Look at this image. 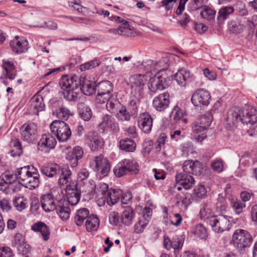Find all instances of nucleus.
Here are the masks:
<instances>
[{
  "instance_id": "nucleus-16",
  "label": "nucleus",
  "mask_w": 257,
  "mask_h": 257,
  "mask_svg": "<svg viewBox=\"0 0 257 257\" xmlns=\"http://www.w3.org/2000/svg\"><path fill=\"white\" fill-rule=\"evenodd\" d=\"M10 47L15 53L22 54L28 51L29 43L25 37L16 36L11 41Z\"/></svg>"
},
{
  "instance_id": "nucleus-22",
  "label": "nucleus",
  "mask_w": 257,
  "mask_h": 257,
  "mask_svg": "<svg viewBox=\"0 0 257 257\" xmlns=\"http://www.w3.org/2000/svg\"><path fill=\"white\" fill-rule=\"evenodd\" d=\"M41 204L43 209L47 212L55 211L58 205L51 194L43 195L41 199Z\"/></svg>"
},
{
  "instance_id": "nucleus-33",
  "label": "nucleus",
  "mask_w": 257,
  "mask_h": 257,
  "mask_svg": "<svg viewBox=\"0 0 257 257\" xmlns=\"http://www.w3.org/2000/svg\"><path fill=\"white\" fill-rule=\"evenodd\" d=\"M135 212L130 206H127L123 211L120 220L121 222L125 225H131L134 219Z\"/></svg>"
},
{
  "instance_id": "nucleus-8",
  "label": "nucleus",
  "mask_w": 257,
  "mask_h": 257,
  "mask_svg": "<svg viewBox=\"0 0 257 257\" xmlns=\"http://www.w3.org/2000/svg\"><path fill=\"white\" fill-rule=\"evenodd\" d=\"M108 130L116 134L119 132L120 129L115 118L111 115L105 114L103 115L101 121L98 125V131L100 134H106Z\"/></svg>"
},
{
  "instance_id": "nucleus-46",
  "label": "nucleus",
  "mask_w": 257,
  "mask_h": 257,
  "mask_svg": "<svg viewBox=\"0 0 257 257\" xmlns=\"http://www.w3.org/2000/svg\"><path fill=\"white\" fill-rule=\"evenodd\" d=\"M212 120L213 116L211 113L209 111H207L204 114L201 115L196 121L207 128L210 126Z\"/></svg>"
},
{
  "instance_id": "nucleus-17",
  "label": "nucleus",
  "mask_w": 257,
  "mask_h": 257,
  "mask_svg": "<svg viewBox=\"0 0 257 257\" xmlns=\"http://www.w3.org/2000/svg\"><path fill=\"white\" fill-rule=\"evenodd\" d=\"M170 104V95L168 92L160 94L155 97L153 100L154 108L158 111H163Z\"/></svg>"
},
{
  "instance_id": "nucleus-35",
  "label": "nucleus",
  "mask_w": 257,
  "mask_h": 257,
  "mask_svg": "<svg viewBox=\"0 0 257 257\" xmlns=\"http://www.w3.org/2000/svg\"><path fill=\"white\" fill-rule=\"evenodd\" d=\"M128 173L136 174L139 171L138 163L134 160L124 159L121 161Z\"/></svg>"
},
{
  "instance_id": "nucleus-3",
  "label": "nucleus",
  "mask_w": 257,
  "mask_h": 257,
  "mask_svg": "<svg viewBox=\"0 0 257 257\" xmlns=\"http://www.w3.org/2000/svg\"><path fill=\"white\" fill-rule=\"evenodd\" d=\"M81 81L76 75L70 76L63 75L59 82V85L63 90V94L67 101L76 102L80 95Z\"/></svg>"
},
{
  "instance_id": "nucleus-11",
  "label": "nucleus",
  "mask_w": 257,
  "mask_h": 257,
  "mask_svg": "<svg viewBox=\"0 0 257 257\" xmlns=\"http://www.w3.org/2000/svg\"><path fill=\"white\" fill-rule=\"evenodd\" d=\"M211 99L210 93L204 89H198L192 95L191 102L194 106L202 108L209 104Z\"/></svg>"
},
{
  "instance_id": "nucleus-43",
  "label": "nucleus",
  "mask_w": 257,
  "mask_h": 257,
  "mask_svg": "<svg viewBox=\"0 0 257 257\" xmlns=\"http://www.w3.org/2000/svg\"><path fill=\"white\" fill-rule=\"evenodd\" d=\"M184 241V235H176L173 237L172 243H171V248L174 249L175 253L179 252L182 248Z\"/></svg>"
},
{
  "instance_id": "nucleus-56",
  "label": "nucleus",
  "mask_w": 257,
  "mask_h": 257,
  "mask_svg": "<svg viewBox=\"0 0 257 257\" xmlns=\"http://www.w3.org/2000/svg\"><path fill=\"white\" fill-rule=\"evenodd\" d=\"M148 222L144 217L140 218L138 222L135 225V231L138 233H141L146 227Z\"/></svg>"
},
{
  "instance_id": "nucleus-54",
  "label": "nucleus",
  "mask_w": 257,
  "mask_h": 257,
  "mask_svg": "<svg viewBox=\"0 0 257 257\" xmlns=\"http://www.w3.org/2000/svg\"><path fill=\"white\" fill-rule=\"evenodd\" d=\"M70 111L66 107H61L56 111L57 117L61 119V121L66 120L69 117Z\"/></svg>"
},
{
  "instance_id": "nucleus-62",
  "label": "nucleus",
  "mask_w": 257,
  "mask_h": 257,
  "mask_svg": "<svg viewBox=\"0 0 257 257\" xmlns=\"http://www.w3.org/2000/svg\"><path fill=\"white\" fill-rule=\"evenodd\" d=\"M119 217L117 212H111L109 215V221L110 224L116 225L119 222Z\"/></svg>"
},
{
  "instance_id": "nucleus-24",
  "label": "nucleus",
  "mask_w": 257,
  "mask_h": 257,
  "mask_svg": "<svg viewBox=\"0 0 257 257\" xmlns=\"http://www.w3.org/2000/svg\"><path fill=\"white\" fill-rule=\"evenodd\" d=\"M191 74L189 70L181 68L174 75V78L178 85L185 86L188 81L191 79Z\"/></svg>"
},
{
  "instance_id": "nucleus-21",
  "label": "nucleus",
  "mask_w": 257,
  "mask_h": 257,
  "mask_svg": "<svg viewBox=\"0 0 257 257\" xmlns=\"http://www.w3.org/2000/svg\"><path fill=\"white\" fill-rule=\"evenodd\" d=\"M81 81V85L79 86L80 91L86 95H91L96 90L97 84L95 82L90 80L86 78L79 79Z\"/></svg>"
},
{
  "instance_id": "nucleus-42",
  "label": "nucleus",
  "mask_w": 257,
  "mask_h": 257,
  "mask_svg": "<svg viewBox=\"0 0 257 257\" xmlns=\"http://www.w3.org/2000/svg\"><path fill=\"white\" fill-rule=\"evenodd\" d=\"M115 116L118 120L122 122L128 121L131 118V115L125 106L122 105L116 112Z\"/></svg>"
},
{
  "instance_id": "nucleus-47",
  "label": "nucleus",
  "mask_w": 257,
  "mask_h": 257,
  "mask_svg": "<svg viewBox=\"0 0 257 257\" xmlns=\"http://www.w3.org/2000/svg\"><path fill=\"white\" fill-rule=\"evenodd\" d=\"M230 202V206L233 209L235 213L237 214H239L242 211L243 208L245 207V203L238 200L237 199L232 197L229 198Z\"/></svg>"
},
{
  "instance_id": "nucleus-61",
  "label": "nucleus",
  "mask_w": 257,
  "mask_h": 257,
  "mask_svg": "<svg viewBox=\"0 0 257 257\" xmlns=\"http://www.w3.org/2000/svg\"><path fill=\"white\" fill-rule=\"evenodd\" d=\"M14 254L11 248L5 246L0 248V257H13Z\"/></svg>"
},
{
  "instance_id": "nucleus-58",
  "label": "nucleus",
  "mask_w": 257,
  "mask_h": 257,
  "mask_svg": "<svg viewBox=\"0 0 257 257\" xmlns=\"http://www.w3.org/2000/svg\"><path fill=\"white\" fill-rule=\"evenodd\" d=\"M211 167L214 171L219 173L221 172L223 170V161L220 159L212 161Z\"/></svg>"
},
{
  "instance_id": "nucleus-52",
  "label": "nucleus",
  "mask_w": 257,
  "mask_h": 257,
  "mask_svg": "<svg viewBox=\"0 0 257 257\" xmlns=\"http://www.w3.org/2000/svg\"><path fill=\"white\" fill-rule=\"evenodd\" d=\"M127 170L125 168L121 161L118 163L113 168V173L115 176L120 177L128 173Z\"/></svg>"
},
{
  "instance_id": "nucleus-51",
  "label": "nucleus",
  "mask_w": 257,
  "mask_h": 257,
  "mask_svg": "<svg viewBox=\"0 0 257 257\" xmlns=\"http://www.w3.org/2000/svg\"><path fill=\"white\" fill-rule=\"evenodd\" d=\"M207 193L206 189L202 185H198L195 187L193 190V195L199 199L204 198Z\"/></svg>"
},
{
  "instance_id": "nucleus-25",
  "label": "nucleus",
  "mask_w": 257,
  "mask_h": 257,
  "mask_svg": "<svg viewBox=\"0 0 257 257\" xmlns=\"http://www.w3.org/2000/svg\"><path fill=\"white\" fill-rule=\"evenodd\" d=\"M67 192V199L69 204L71 205H76L79 201L81 196L80 190L73 185L71 188H66Z\"/></svg>"
},
{
  "instance_id": "nucleus-55",
  "label": "nucleus",
  "mask_w": 257,
  "mask_h": 257,
  "mask_svg": "<svg viewBox=\"0 0 257 257\" xmlns=\"http://www.w3.org/2000/svg\"><path fill=\"white\" fill-rule=\"evenodd\" d=\"M216 12L209 8H205L201 12L200 15L204 19L210 20L214 18Z\"/></svg>"
},
{
  "instance_id": "nucleus-28",
  "label": "nucleus",
  "mask_w": 257,
  "mask_h": 257,
  "mask_svg": "<svg viewBox=\"0 0 257 257\" xmlns=\"http://www.w3.org/2000/svg\"><path fill=\"white\" fill-rule=\"evenodd\" d=\"M30 167L29 166H25L18 168L15 174L11 173L12 176L16 177L15 181V184L17 183V181L22 185L26 182L29 174H30L31 171L29 170Z\"/></svg>"
},
{
  "instance_id": "nucleus-29",
  "label": "nucleus",
  "mask_w": 257,
  "mask_h": 257,
  "mask_svg": "<svg viewBox=\"0 0 257 257\" xmlns=\"http://www.w3.org/2000/svg\"><path fill=\"white\" fill-rule=\"evenodd\" d=\"M42 174L48 177H58L61 172L60 166L56 164L43 167L41 169Z\"/></svg>"
},
{
  "instance_id": "nucleus-30",
  "label": "nucleus",
  "mask_w": 257,
  "mask_h": 257,
  "mask_svg": "<svg viewBox=\"0 0 257 257\" xmlns=\"http://www.w3.org/2000/svg\"><path fill=\"white\" fill-rule=\"evenodd\" d=\"M107 202L109 205H114L119 200L122 195V191L120 189H110L106 192Z\"/></svg>"
},
{
  "instance_id": "nucleus-14",
  "label": "nucleus",
  "mask_w": 257,
  "mask_h": 257,
  "mask_svg": "<svg viewBox=\"0 0 257 257\" xmlns=\"http://www.w3.org/2000/svg\"><path fill=\"white\" fill-rule=\"evenodd\" d=\"M37 125L34 123L23 124L21 129L23 140L28 143L34 142L37 138Z\"/></svg>"
},
{
  "instance_id": "nucleus-32",
  "label": "nucleus",
  "mask_w": 257,
  "mask_h": 257,
  "mask_svg": "<svg viewBox=\"0 0 257 257\" xmlns=\"http://www.w3.org/2000/svg\"><path fill=\"white\" fill-rule=\"evenodd\" d=\"M39 185V175L37 172L32 173L31 172L23 186L30 189H33L38 187Z\"/></svg>"
},
{
  "instance_id": "nucleus-63",
  "label": "nucleus",
  "mask_w": 257,
  "mask_h": 257,
  "mask_svg": "<svg viewBox=\"0 0 257 257\" xmlns=\"http://www.w3.org/2000/svg\"><path fill=\"white\" fill-rule=\"evenodd\" d=\"M229 29L233 33H238L242 30V26L236 22H233L229 25Z\"/></svg>"
},
{
  "instance_id": "nucleus-31",
  "label": "nucleus",
  "mask_w": 257,
  "mask_h": 257,
  "mask_svg": "<svg viewBox=\"0 0 257 257\" xmlns=\"http://www.w3.org/2000/svg\"><path fill=\"white\" fill-rule=\"evenodd\" d=\"M192 128L193 133L196 135L195 136V138L197 141L202 142L205 139L206 136L203 132L207 128L205 126L196 121L192 124Z\"/></svg>"
},
{
  "instance_id": "nucleus-40",
  "label": "nucleus",
  "mask_w": 257,
  "mask_h": 257,
  "mask_svg": "<svg viewBox=\"0 0 257 257\" xmlns=\"http://www.w3.org/2000/svg\"><path fill=\"white\" fill-rule=\"evenodd\" d=\"M212 214V209L211 208L210 205L209 204L207 203L203 202L201 204L199 211V216L200 218L204 220L208 219L209 221L210 218L213 216Z\"/></svg>"
},
{
  "instance_id": "nucleus-20",
  "label": "nucleus",
  "mask_w": 257,
  "mask_h": 257,
  "mask_svg": "<svg viewBox=\"0 0 257 257\" xmlns=\"http://www.w3.org/2000/svg\"><path fill=\"white\" fill-rule=\"evenodd\" d=\"M138 123L139 127L144 133L148 134L152 130L153 118L148 113H142L138 118Z\"/></svg>"
},
{
  "instance_id": "nucleus-41",
  "label": "nucleus",
  "mask_w": 257,
  "mask_h": 257,
  "mask_svg": "<svg viewBox=\"0 0 257 257\" xmlns=\"http://www.w3.org/2000/svg\"><path fill=\"white\" fill-rule=\"evenodd\" d=\"M234 8L232 6L224 7L221 8L217 16V20L220 23L223 22L228 17L233 13Z\"/></svg>"
},
{
  "instance_id": "nucleus-34",
  "label": "nucleus",
  "mask_w": 257,
  "mask_h": 257,
  "mask_svg": "<svg viewBox=\"0 0 257 257\" xmlns=\"http://www.w3.org/2000/svg\"><path fill=\"white\" fill-rule=\"evenodd\" d=\"M106 106L107 110L111 113H116L122 106L116 98V95H113L106 101Z\"/></svg>"
},
{
  "instance_id": "nucleus-5",
  "label": "nucleus",
  "mask_w": 257,
  "mask_h": 257,
  "mask_svg": "<svg viewBox=\"0 0 257 257\" xmlns=\"http://www.w3.org/2000/svg\"><path fill=\"white\" fill-rule=\"evenodd\" d=\"M232 217L218 214L211 217L209 224L214 232L221 233L230 230L232 226Z\"/></svg>"
},
{
  "instance_id": "nucleus-23",
  "label": "nucleus",
  "mask_w": 257,
  "mask_h": 257,
  "mask_svg": "<svg viewBox=\"0 0 257 257\" xmlns=\"http://www.w3.org/2000/svg\"><path fill=\"white\" fill-rule=\"evenodd\" d=\"M12 245L16 247L17 250L22 254L27 253L29 250V246L25 242V239L22 234L16 233L12 241Z\"/></svg>"
},
{
  "instance_id": "nucleus-1",
  "label": "nucleus",
  "mask_w": 257,
  "mask_h": 257,
  "mask_svg": "<svg viewBox=\"0 0 257 257\" xmlns=\"http://www.w3.org/2000/svg\"><path fill=\"white\" fill-rule=\"evenodd\" d=\"M226 121L233 126L240 121L248 127L247 132L249 136H257V110L253 107L243 110L238 107L232 108L227 112Z\"/></svg>"
},
{
  "instance_id": "nucleus-38",
  "label": "nucleus",
  "mask_w": 257,
  "mask_h": 257,
  "mask_svg": "<svg viewBox=\"0 0 257 257\" xmlns=\"http://www.w3.org/2000/svg\"><path fill=\"white\" fill-rule=\"evenodd\" d=\"M32 229L35 231L40 232L45 240L49 238L50 231L45 224L42 222L35 223L32 226Z\"/></svg>"
},
{
  "instance_id": "nucleus-50",
  "label": "nucleus",
  "mask_w": 257,
  "mask_h": 257,
  "mask_svg": "<svg viewBox=\"0 0 257 257\" xmlns=\"http://www.w3.org/2000/svg\"><path fill=\"white\" fill-rule=\"evenodd\" d=\"M14 204L18 211H22L27 207V200L24 197H16Z\"/></svg>"
},
{
  "instance_id": "nucleus-19",
  "label": "nucleus",
  "mask_w": 257,
  "mask_h": 257,
  "mask_svg": "<svg viewBox=\"0 0 257 257\" xmlns=\"http://www.w3.org/2000/svg\"><path fill=\"white\" fill-rule=\"evenodd\" d=\"M85 138L91 151H96L103 145V140L95 132H89L85 136Z\"/></svg>"
},
{
  "instance_id": "nucleus-12",
  "label": "nucleus",
  "mask_w": 257,
  "mask_h": 257,
  "mask_svg": "<svg viewBox=\"0 0 257 257\" xmlns=\"http://www.w3.org/2000/svg\"><path fill=\"white\" fill-rule=\"evenodd\" d=\"M16 177L11 175L9 171L4 172L0 177V190L6 191V193L11 191H16L14 187Z\"/></svg>"
},
{
  "instance_id": "nucleus-4",
  "label": "nucleus",
  "mask_w": 257,
  "mask_h": 257,
  "mask_svg": "<svg viewBox=\"0 0 257 257\" xmlns=\"http://www.w3.org/2000/svg\"><path fill=\"white\" fill-rule=\"evenodd\" d=\"M147 81L148 78L144 75L136 74L130 77L128 85L131 88V94L135 98L131 100V104H135L141 98Z\"/></svg>"
},
{
  "instance_id": "nucleus-10",
  "label": "nucleus",
  "mask_w": 257,
  "mask_h": 257,
  "mask_svg": "<svg viewBox=\"0 0 257 257\" xmlns=\"http://www.w3.org/2000/svg\"><path fill=\"white\" fill-rule=\"evenodd\" d=\"M170 79L164 74H156L151 78L148 83L150 91L156 93L166 88L169 85Z\"/></svg>"
},
{
  "instance_id": "nucleus-48",
  "label": "nucleus",
  "mask_w": 257,
  "mask_h": 257,
  "mask_svg": "<svg viewBox=\"0 0 257 257\" xmlns=\"http://www.w3.org/2000/svg\"><path fill=\"white\" fill-rule=\"evenodd\" d=\"M193 233L196 236L202 239H206L208 236L206 228L201 224L195 226Z\"/></svg>"
},
{
  "instance_id": "nucleus-44",
  "label": "nucleus",
  "mask_w": 257,
  "mask_h": 257,
  "mask_svg": "<svg viewBox=\"0 0 257 257\" xmlns=\"http://www.w3.org/2000/svg\"><path fill=\"white\" fill-rule=\"evenodd\" d=\"M89 210L86 208H82L78 210L75 216V222L78 226L82 224L84 219L89 217Z\"/></svg>"
},
{
  "instance_id": "nucleus-9",
  "label": "nucleus",
  "mask_w": 257,
  "mask_h": 257,
  "mask_svg": "<svg viewBox=\"0 0 257 257\" xmlns=\"http://www.w3.org/2000/svg\"><path fill=\"white\" fill-rule=\"evenodd\" d=\"M113 86L112 83L109 81H103L97 84V94L95 100L97 103H103L113 95L112 94Z\"/></svg>"
},
{
  "instance_id": "nucleus-26",
  "label": "nucleus",
  "mask_w": 257,
  "mask_h": 257,
  "mask_svg": "<svg viewBox=\"0 0 257 257\" xmlns=\"http://www.w3.org/2000/svg\"><path fill=\"white\" fill-rule=\"evenodd\" d=\"M30 109L34 114H38L39 111L45 109V104L42 96L39 95H34L31 99Z\"/></svg>"
},
{
  "instance_id": "nucleus-27",
  "label": "nucleus",
  "mask_w": 257,
  "mask_h": 257,
  "mask_svg": "<svg viewBox=\"0 0 257 257\" xmlns=\"http://www.w3.org/2000/svg\"><path fill=\"white\" fill-rule=\"evenodd\" d=\"M72 175L71 171L69 169H61V172L59 175L58 179V184L61 187L66 185V188H71L73 186L71 185Z\"/></svg>"
},
{
  "instance_id": "nucleus-2",
  "label": "nucleus",
  "mask_w": 257,
  "mask_h": 257,
  "mask_svg": "<svg viewBox=\"0 0 257 257\" xmlns=\"http://www.w3.org/2000/svg\"><path fill=\"white\" fill-rule=\"evenodd\" d=\"M182 169V172L176 174V182L185 190H188L195 182L192 174L200 175L202 173V164L198 161L186 160L183 164Z\"/></svg>"
},
{
  "instance_id": "nucleus-45",
  "label": "nucleus",
  "mask_w": 257,
  "mask_h": 257,
  "mask_svg": "<svg viewBox=\"0 0 257 257\" xmlns=\"http://www.w3.org/2000/svg\"><path fill=\"white\" fill-rule=\"evenodd\" d=\"M169 64V60L167 57H163L158 62H155L154 66L155 70L157 71V74H161V72L167 69Z\"/></svg>"
},
{
  "instance_id": "nucleus-64",
  "label": "nucleus",
  "mask_w": 257,
  "mask_h": 257,
  "mask_svg": "<svg viewBox=\"0 0 257 257\" xmlns=\"http://www.w3.org/2000/svg\"><path fill=\"white\" fill-rule=\"evenodd\" d=\"M10 203L7 199H0V209L4 212H8L11 209Z\"/></svg>"
},
{
  "instance_id": "nucleus-13",
  "label": "nucleus",
  "mask_w": 257,
  "mask_h": 257,
  "mask_svg": "<svg viewBox=\"0 0 257 257\" xmlns=\"http://www.w3.org/2000/svg\"><path fill=\"white\" fill-rule=\"evenodd\" d=\"M56 143L57 142L55 138L52 135L50 134H43L38 143V149L47 153L55 147Z\"/></svg>"
},
{
  "instance_id": "nucleus-57",
  "label": "nucleus",
  "mask_w": 257,
  "mask_h": 257,
  "mask_svg": "<svg viewBox=\"0 0 257 257\" xmlns=\"http://www.w3.org/2000/svg\"><path fill=\"white\" fill-rule=\"evenodd\" d=\"M100 64V62L99 60L95 59L92 61L85 63L83 65L81 66V69L82 70H86L94 68Z\"/></svg>"
},
{
  "instance_id": "nucleus-39",
  "label": "nucleus",
  "mask_w": 257,
  "mask_h": 257,
  "mask_svg": "<svg viewBox=\"0 0 257 257\" xmlns=\"http://www.w3.org/2000/svg\"><path fill=\"white\" fill-rule=\"evenodd\" d=\"M99 224V220L95 215L89 216L86 219L85 226L88 231H92L97 229Z\"/></svg>"
},
{
  "instance_id": "nucleus-53",
  "label": "nucleus",
  "mask_w": 257,
  "mask_h": 257,
  "mask_svg": "<svg viewBox=\"0 0 257 257\" xmlns=\"http://www.w3.org/2000/svg\"><path fill=\"white\" fill-rule=\"evenodd\" d=\"M79 113L81 117L86 121L89 120L92 116L91 109L87 106L79 108Z\"/></svg>"
},
{
  "instance_id": "nucleus-15",
  "label": "nucleus",
  "mask_w": 257,
  "mask_h": 257,
  "mask_svg": "<svg viewBox=\"0 0 257 257\" xmlns=\"http://www.w3.org/2000/svg\"><path fill=\"white\" fill-rule=\"evenodd\" d=\"M94 171L100 174L102 177L106 176L110 171V163L108 160L101 155L94 158Z\"/></svg>"
},
{
  "instance_id": "nucleus-6",
  "label": "nucleus",
  "mask_w": 257,
  "mask_h": 257,
  "mask_svg": "<svg viewBox=\"0 0 257 257\" xmlns=\"http://www.w3.org/2000/svg\"><path fill=\"white\" fill-rule=\"evenodd\" d=\"M232 242L234 247L240 250L249 247L253 241V237L246 230L237 229L232 236Z\"/></svg>"
},
{
  "instance_id": "nucleus-18",
  "label": "nucleus",
  "mask_w": 257,
  "mask_h": 257,
  "mask_svg": "<svg viewBox=\"0 0 257 257\" xmlns=\"http://www.w3.org/2000/svg\"><path fill=\"white\" fill-rule=\"evenodd\" d=\"M2 62V67L4 69V71L0 78H5L10 80L14 79L17 74L14 62L11 60L4 59Z\"/></svg>"
},
{
  "instance_id": "nucleus-49",
  "label": "nucleus",
  "mask_w": 257,
  "mask_h": 257,
  "mask_svg": "<svg viewBox=\"0 0 257 257\" xmlns=\"http://www.w3.org/2000/svg\"><path fill=\"white\" fill-rule=\"evenodd\" d=\"M184 115V111L178 106H176L171 112L170 118L174 122H177L183 118Z\"/></svg>"
},
{
  "instance_id": "nucleus-59",
  "label": "nucleus",
  "mask_w": 257,
  "mask_h": 257,
  "mask_svg": "<svg viewBox=\"0 0 257 257\" xmlns=\"http://www.w3.org/2000/svg\"><path fill=\"white\" fill-rule=\"evenodd\" d=\"M227 205L223 198H219L216 204V209L221 213L226 212L227 209Z\"/></svg>"
},
{
  "instance_id": "nucleus-36",
  "label": "nucleus",
  "mask_w": 257,
  "mask_h": 257,
  "mask_svg": "<svg viewBox=\"0 0 257 257\" xmlns=\"http://www.w3.org/2000/svg\"><path fill=\"white\" fill-rule=\"evenodd\" d=\"M119 149L125 152H133L136 149V144L131 139H126L119 141Z\"/></svg>"
},
{
  "instance_id": "nucleus-7",
  "label": "nucleus",
  "mask_w": 257,
  "mask_h": 257,
  "mask_svg": "<svg viewBox=\"0 0 257 257\" xmlns=\"http://www.w3.org/2000/svg\"><path fill=\"white\" fill-rule=\"evenodd\" d=\"M52 133L57 137L59 142H67L71 136L68 125L63 121L54 120L50 125Z\"/></svg>"
},
{
  "instance_id": "nucleus-37",
  "label": "nucleus",
  "mask_w": 257,
  "mask_h": 257,
  "mask_svg": "<svg viewBox=\"0 0 257 257\" xmlns=\"http://www.w3.org/2000/svg\"><path fill=\"white\" fill-rule=\"evenodd\" d=\"M55 211L63 220H66L70 217V209L67 204L64 205L60 203L57 205Z\"/></svg>"
},
{
  "instance_id": "nucleus-60",
  "label": "nucleus",
  "mask_w": 257,
  "mask_h": 257,
  "mask_svg": "<svg viewBox=\"0 0 257 257\" xmlns=\"http://www.w3.org/2000/svg\"><path fill=\"white\" fill-rule=\"evenodd\" d=\"M69 153L79 160L82 158L84 155V152L82 148L79 146H75L73 149L72 151Z\"/></svg>"
}]
</instances>
